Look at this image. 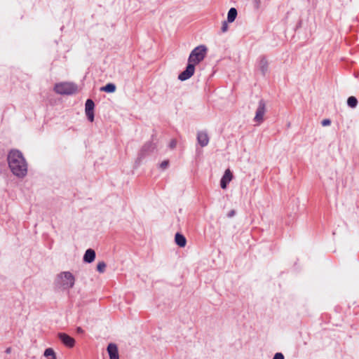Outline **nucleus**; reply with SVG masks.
<instances>
[{"instance_id": "nucleus-20", "label": "nucleus", "mask_w": 359, "mask_h": 359, "mask_svg": "<svg viewBox=\"0 0 359 359\" xmlns=\"http://www.w3.org/2000/svg\"><path fill=\"white\" fill-rule=\"evenodd\" d=\"M228 29V25H227V22H224L223 24H222V31L223 32H226Z\"/></svg>"}, {"instance_id": "nucleus-10", "label": "nucleus", "mask_w": 359, "mask_h": 359, "mask_svg": "<svg viewBox=\"0 0 359 359\" xmlns=\"http://www.w3.org/2000/svg\"><path fill=\"white\" fill-rule=\"evenodd\" d=\"M198 143L202 146H206L208 144L209 138L208 134L204 132H201L198 135Z\"/></svg>"}, {"instance_id": "nucleus-13", "label": "nucleus", "mask_w": 359, "mask_h": 359, "mask_svg": "<svg viewBox=\"0 0 359 359\" xmlns=\"http://www.w3.org/2000/svg\"><path fill=\"white\" fill-rule=\"evenodd\" d=\"M237 16V11L234 8H230L228 13L227 20L229 22H232L235 20Z\"/></svg>"}, {"instance_id": "nucleus-14", "label": "nucleus", "mask_w": 359, "mask_h": 359, "mask_svg": "<svg viewBox=\"0 0 359 359\" xmlns=\"http://www.w3.org/2000/svg\"><path fill=\"white\" fill-rule=\"evenodd\" d=\"M44 355L47 358H48V359H56V357H55V352L54 351L50 348H46L44 351Z\"/></svg>"}, {"instance_id": "nucleus-11", "label": "nucleus", "mask_w": 359, "mask_h": 359, "mask_svg": "<svg viewBox=\"0 0 359 359\" xmlns=\"http://www.w3.org/2000/svg\"><path fill=\"white\" fill-rule=\"evenodd\" d=\"M95 257V251L90 248L86 252L83 259L85 262L90 263L94 260Z\"/></svg>"}, {"instance_id": "nucleus-22", "label": "nucleus", "mask_w": 359, "mask_h": 359, "mask_svg": "<svg viewBox=\"0 0 359 359\" xmlns=\"http://www.w3.org/2000/svg\"><path fill=\"white\" fill-rule=\"evenodd\" d=\"M175 145H176V141L174 140H171L170 142V147L171 148H174L175 147Z\"/></svg>"}, {"instance_id": "nucleus-3", "label": "nucleus", "mask_w": 359, "mask_h": 359, "mask_svg": "<svg viewBox=\"0 0 359 359\" xmlns=\"http://www.w3.org/2000/svg\"><path fill=\"white\" fill-rule=\"evenodd\" d=\"M54 89L57 93L62 95L73 94L77 91L76 86L68 82L57 83Z\"/></svg>"}, {"instance_id": "nucleus-5", "label": "nucleus", "mask_w": 359, "mask_h": 359, "mask_svg": "<svg viewBox=\"0 0 359 359\" xmlns=\"http://www.w3.org/2000/svg\"><path fill=\"white\" fill-rule=\"evenodd\" d=\"M94 107H95V104H94L93 101L90 99L87 100V101L86 102L85 111H86V114L88 118L91 122H93L94 120V112H93Z\"/></svg>"}, {"instance_id": "nucleus-18", "label": "nucleus", "mask_w": 359, "mask_h": 359, "mask_svg": "<svg viewBox=\"0 0 359 359\" xmlns=\"http://www.w3.org/2000/svg\"><path fill=\"white\" fill-rule=\"evenodd\" d=\"M273 359H284V356L281 353H277L275 354Z\"/></svg>"}, {"instance_id": "nucleus-8", "label": "nucleus", "mask_w": 359, "mask_h": 359, "mask_svg": "<svg viewBox=\"0 0 359 359\" xmlns=\"http://www.w3.org/2000/svg\"><path fill=\"white\" fill-rule=\"evenodd\" d=\"M107 352L110 359H119L117 346L114 344H109L107 346Z\"/></svg>"}, {"instance_id": "nucleus-21", "label": "nucleus", "mask_w": 359, "mask_h": 359, "mask_svg": "<svg viewBox=\"0 0 359 359\" xmlns=\"http://www.w3.org/2000/svg\"><path fill=\"white\" fill-rule=\"evenodd\" d=\"M168 161H163L161 163V168L162 169H165L166 168V167L168 166Z\"/></svg>"}, {"instance_id": "nucleus-6", "label": "nucleus", "mask_w": 359, "mask_h": 359, "mask_svg": "<svg viewBox=\"0 0 359 359\" xmlns=\"http://www.w3.org/2000/svg\"><path fill=\"white\" fill-rule=\"evenodd\" d=\"M58 337L65 346L69 348H72L75 344V340L65 333H59Z\"/></svg>"}, {"instance_id": "nucleus-1", "label": "nucleus", "mask_w": 359, "mask_h": 359, "mask_svg": "<svg viewBox=\"0 0 359 359\" xmlns=\"http://www.w3.org/2000/svg\"><path fill=\"white\" fill-rule=\"evenodd\" d=\"M7 161L13 175L18 177H23L27 175V163L20 151L11 150L8 154Z\"/></svg>"}, {"instance_id": "nucleus-19", "label": "nucleus", "mask_w": 359, "mask_h": 359, "mask_svg": "<svg viewBox=\"0 0 359 359\" xmlns=\"http://www.w3.org/2000/svg\"><path fill=\"white\" fill-rule=\"evenodd\" d=\"M331 123V121L330 119H324L322 121V126H330Z\"/></svg>"}, {"instance_id": "nucleus-9", "label": "nucleus", "mask_w": 359, "mask_h": 359, "mask_svg": "<svg viewBox=\"0 0 359 359\" xmlns=\"http://www.w3.org/2000/svg\"><path fill=\"white\" fill-rule=\"evenodd\" d=\"M264 113H265V104L263 102H260L258 109L256 112L255 120L258 123H260L261 121H262Z\"/></svg>"}, {"instance_id": "nucleus-7", "label": "nucleus", "mask_w": 359, "mask_h": 359, "mask_svg": "<svg viewBox=\"0 0 359 359\" xmlns=\"http://www.w3.org/2000/svg\"><path fill=\"white\" fill-rule=\"evenodd\" d=\"M233 175L229 169L226 170L224 176L221 180V187L224 189L226 188L227 184L231 181Z\"/></svg>"}, {"instance_id": "nucleus-24", "label": "nucleus", "mask_w": 359, "mask_h": 359, "mask_svg": "<svg viewBox=\"0 0 359 359\" xmlns=\"http://www.w3.org/2000/svg\"><path fill=\"white\" fill-rule=\"evenodd\" d=\"M77 332H83V330H82V329H81V327H78V328H77Z\"/></svg>"}, {"instance_id": "nucleus-23", "label": "nucleus", "mask_w": 359, "mask_h": 359, "mask_svg": "<svg viewBox=\"0 0 359 359\" xmlns=\"http://www.w3.org/2000/svg\"><path fill=\"white\" fill-rule=\"evenodd\" d=\"M11 348H8L6 350V353H11Z\"/></svg>"}, {"instance_id": "nucleus-4", "label": "nucleus", "mask_w": 359, "mask_h": 359, "mask_svg": "<svg viewBox=\"0 0 359 359\" xmlns=\"http://www.w3.org/2000/svg\"><path fill=\"white\" fill-rule=\"evenodd\" d=\"M59 277L65 287L69 288L74 285V277L70 272H63L60 273Z\"/></svg>"}, {"instance_id": "nucleus-12", "label": "nucleus", "mask_w": 359, "mask_h": 359, "mask_svg": "<svg viewBox=\"0 0 359 359\" xmlns=\"http://www.w3.org/2000/svg\"><path fill=\"white\" fill-rule=\"evenodd\" d=\"M175 243L180 247H184L186 245L187 241L185 237L180 233L175 234Z\"/></svg>"}, {"instance_id": "nucleus-15", "label": "nucleus", "mask_w": 359, "mask_h": 359, "mask_svg": "<svg viewBox=\"0 0 359 359\" xmlns=\"http://www.w3.org/2000/svg\"><path fill=\"white\" fill-rule=\"evenodd\" d=\"M116 90V86L112 83H108L105 86L101 88V90L105 91L107 93H113Z\"/></svg>"}, {"instance_id": "nucleus-16", "label": "nucleus", "mask_w": 359, "mask_h": 359, "mask_svg": "<svg viewBox=\"0 0 359 359\" xmlns=\"http://www.w3.org/2000/svg\"><path fill=\"white\" fill-rule=\"evenodd\" d=\"M347 104L350 107L354 108L358 104V100L354 96H351L347 100Z\"/></svg>"}, {"instance_id": "nucleus-2", "label": "nucleus", "mask_w": 359, "mask_h": 359, "mask_svg": "<svg viewBox=\"0 0 359 359\" xmlns=\"http://www.w3.org/2000/svg\"><path fill=\"white\" fill-rule=\"evenodd\" d=\"M207 48L205 46L195 48L189 57V64L186 69L179 75V79L184 81L189 79L194 73L195 65L201 62L206 54Z\"/></svg>"}, {"instance_id": "nucleus-17", "label": "nucleus", "mask_w": 359, "mask_h": 359, "mask_svg": "<svg viewBox=\"0 0 359 359\" xmlns=\"http://www.w3.org/2000/svg\"><path fill=\"white\" fill-rule=\"evenodd\" d=\"M106 264L104 262H100L97 265V270L100 273H103L105 270Z\"/></svg>"}]
</instances>
